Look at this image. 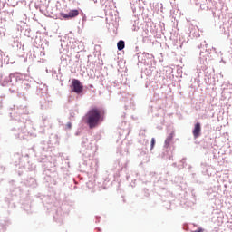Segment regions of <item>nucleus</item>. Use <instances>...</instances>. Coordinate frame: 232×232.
<instances>
[{
  "instance_id": "nucleus-6",
  "label": "nucleus",
  "mask_w": 232,
  "mask_h": 232,
  "mask_svg": "<svg viewBox=\"0 0 232 232\" xmlns=\"http://www.w3.org/2000/svg\"><path fill=\"white\" fill-rule=\"evenodd\" d=\"M117 46H118V50H124V46H125V44H124V41H119L118 44H117Z\"/></svg>"
},
{
  "instance_id": "nucleus-1",
  "label": "nucleus",
  "mask_w": 232,
  "mask_h": 232,
  "mask_svg": "<svg viewBox=\"0 0 232 232\" xmlns=\"http://www.w3.org/2000/svg\"><path fill=\"white\" fill-rule=\"evenodd\" d=\"M102 121V111L101 109L92 108L85 115V122L91 130L97 128Z\"/></svg>"
},
{
  "instance_id": "nucleus-5",
  "label": "nucleus",
  "mask_w": 232,
  "mask_h": 232,
  "mask_svg": "<svg viewBox=\"0 0 232 232\" xmlns=\"http://www.w3.org/2000/svg\"><path fill=\"white\" fill-rule=\"evenodd\" d=\"M173 137H174V134H173V133H170V134L167 137V139H166V140H165L166 146H169V144H171V140H173Z\"/></svg>"
},
{
  "instance_id": "nucleus-4",
  "label": "nucleus",
  "mask_w": 232,
  "mask_h": 232,
  "mask_svg": "<svg viewBox=\"0 0 232 232\" xmlns=\"http://www.w3.org/2000/svg\"><path fill=\"white\" fill-rule=\"evenodd\" d=\"M201 131H202V125H200V122H197L194 125V129L192 130L194 139H198V137H200L201 135Z\"/></svg>"
},
{
  "instance_id": "nucleus-9",
  "label": "nucleus",
  "mask_w": 232,
  "mask_h": 232,
  "mask_svg": "<svg viewBox=\"0 0 232 232\" xmlns=\"http://www.w3.org/2000/svg\"><path fill=\"white\" fill-rule=\"evenodd\" d=\"M194 232H204V229H202V228H198L196 231H194Z\"/></svg>"
},
{
  "instance_id": "nucleus-2",
  "label": "nucleus",
  "mask_w": 232,
  "mask_h": 232,
  "mask_svg": "<svg viewBox=\"0 0 232 232\" xmlns=\"http://www.w3.org/2000/svg\"><path fill=\"white\" fill-rule=\"evenodd\" d=\"M82 90H84V87L82 86V84H81V81L73 79L72 83V92L79 94L82 93Z\"/></svg>"
},
{
  "instance_id": "nucleus-7",
  "label": "nucleus",
  "mask_w": 232,
  "mask_h": 232,
  "mask_svg": "<svg viewBox=\"0 0 232 232\" xmlns=\"http://www.w3.org/2000/svg\"><path fill=\"white\" fill-rule=\"evenodd\" d=\"M155 148V138L151 139V143H150V150H153Z\"/></svg>"
},
{
  "instance_id": "nucleus-3",
  "label": "nucleus",
  "mask_w": 232,
  "mask_h": 232,
  "mask_svg": "<svg viewBox=\"0 0 232 232\" xmlns=\"http://www.w3.org/2000/svg\"><path fill=\"white\" fill-rule=\"evenodd\" d=\"M60 15L63 19H73V17H77L79 15V10H71L69 14L61 13Z\"/></svg>"
},
{
  "instance_id": "nucleus-8",
  "label": "nucleus",
  "mask_w": 232,
  "mask_h": 232,
  "mask_svg": "<svg viewBox=\"0 0 232 232\" xmlns=\"http://www.w3.org/2000/svg\"><path fill=\"white\" fill-rule=\"evenodd\" d=\"M66 129H67V130H72V122H68V123L66 124Z\"/></svg>"
}]
</instances>
